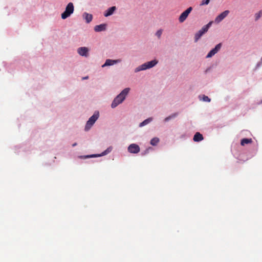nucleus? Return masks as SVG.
I'll return each mask as SVG.
<instances>
[{"instance_id": "obj_15", "label": "nucleus", "mask_w": 262, "mask_h": 262, "mask_svg": "<svg viewBox=\"0 0 262 262\" xmlns=\"http://www.w3.org/2000/svg\"><path fill=\"white\" fill-rule=\"evenodd\" d=\"M193 140L195 142H200L203 140V135L199 132L195 134L193 137Z\"/></svg>"}, {"instance_id": "obj_2", "label": "nucleus", "mask_w": 262, "mask_h": 262, "mask_svg": "<svg viewBox=\"0 0 262 262\" xmlns=\"http://www.w3.org/2000/svg\"><path fill=\"white\" fill-rule=\"evenodd\" d=\"M157 63L158 61L156 60H153L150 61L145 62L144 64L136 68L135 72H138L140 71L145 70L146 69H150L154 67Z\"/></svg>"}, {"instance_id": "obj_26", "label": "nucleus", "mask_w": 262, "mask_h": 262, "mask_svg": "<svg viewBox=\"0 0 262 262\" xmlns=\"http://www.w3.org/2000/svg\"><path fill=\"white\" fill-rule=\"evenodd\" d=\"M88 76H86V77H83V79H88Z\"/></svg>"}, {"instance_id": "obj_9", "label": "nucleus", "mask_w": 262, "mask_h": 262, "mask_svg": "<svg viewBox=\"0 0 262 262\" xmlns=\"http://www.w3.org/2000/svg\"><path fill=\"white\" fill-rule=\"evenodd\" d=\"M127 149L129 152L132 154H137L140 150V147L136 144H131Z\"/></svg>"}, {"instance_id": "obj_12", "label": "nucleus", "mask_w": 262, "mask_h": 262, "mask_svg": "<svg viewBox=\"0 0 262 262\" xmlns=\"http://www.w3.org/2000/svg\"><path fill=\"white\" fill-rule=\"evenodd\" d=\"M121 59H117V60H112V59H106L105 61V63L102 66V67H104L105 66H112L114 64L119 63L121 62Z\"/></svg>"}, {"instance_id": "obj_3", "label": "nucleus", "mask_w": 262, "mask_h": 262, "mask_svg": "<svg viewBox=\"0 0 262 262\" xmlns=\"http://www.w3.org/2000/svg\"><path fill=\"white\" fill-rule=\"evenodd\" d=\"M213 23L212 21H210L206 25L204 26L200 30H199L195 34L194 36L195 41L196 42L206 32H207L209 27Z\"/></svg>"}, {"instance_id": "obj_5", "label": "nucleus", "mask_w": 262, "mask_h": 262, "mask_svg": "<svg viewBox=\"0 0 262 262\" xmlns=\"http://www.w3.org/2000/svg\"><path fill=\"white\" fill-rule=\"evenodd\" d=\"M99 112H96L93 114L92 116H91L89 120L87 121L86 125L85 126V130H88L94 124V123L96 122V121L98 119L99 117Z\"/></svg>"}, {"instance_id": "obj_21", "label": "nucleus", "mask_w": 262, "mask_h": 262, "mask_svg": "<svg viewBox=\"0 0 262 262\" xmlns=\"http://www.w3.org/2000/svg\"><path fill=\"white\" fill-rule=\"evenodd\" d=\"M255 20L256 21H257V20H258L260 17L261 16H262V10H260L259 12H258L257 13H256L255 14Z\"/></svg>"}, {"instance_id": "obj_8", "label": "nucleus", "mask_w": 262, "mask_h": 262, "mask_svg": "<svg viewBox=\"0 0 262 262\" xmlns=\"http://www.w3.org/2000/svg\"><path fill=\"white\" fill-rule=\"evenodd\" d=\"M222 47V43L217 44L214 48L212 49L206 56V58H210L217 53Z\"/></svg>"}, {"instance_id": "obj_4", "label": "nucleus", "mask_w": 262, "mask_h": 262, "mask_svg": "<svg viewBox=\"0 0 262 262\" xmlns=\"http://www.w3.org/2000/svg\"><path fill=\"white\" fill-rule=\"evenodd\" d=\"M74 12V5L72 3H69L66 8L65 11L61 14V18L64 19L70 16Z\"/></svg>"}, {"instance_id": "obj_1", "label": "nucleus", "mask_w": 262, "mask_h": 262, "mask_svg": "<svg viewBox=\"0 0 262 262\" xmlns=\"http://www.w3.org/2000/svg\"><path fill=\"white\" fill-rule=\"evenodd\" d=\"M130 89L127 88L124 89L113 100L111 106L115 108L119 104L121 103L125 99L126 96L129 93Z\"/></svg>"}, {"instance_id": "obj_23", "label": "nucleus", "mask_w": 262, "mask_h": 262, "mask_svg": "<svg viewBox=\"0 0 262 262\" xmlns=\"http://www.w3.org/2000/svg\"><path fill=\"white\" fill-rule=\"evenodd\" d=\"M202 100L204 101L210 102L211 100L208 96H205V95H203L202 96Z\"/></svg>"}, {"instance_id": "obj_14", "label": "nucleus", "mask_w": 262, "mask_h": 262, "mask_svg": "<svg viewBox=\"0 0 262 262\" xmlns=\"http://www.w3.org/2000/svg\"><path fill=\"white\" fill-rule=\"evenodd\" d=\"M106 25L104 24H100L99 25H96L94 27V30L96 32H100V31H104L106 29Z\"/></svg>"}, {"instance_id": "obj_13", "label": "nucleus", "mask_w": 262, "mask_h": 262, "mask_svg": "<svg viewBox=\"0 0 262 262\" xmlns=\"http://www.w3.org/2000/svg\"><path fill=\"white\" fill-rule=\"evenodd\" d=\"M116 10V7L115 6L111 7L105 11V13L104 14V15L105 17L109 16L112 15Z\"/></svg>"}, {"instance_id": "obj_18", "label": "nucleus", "mask_w": 262, "mask_h": 262, "mask_svg": "<svg viewBox=\"0 0 262 262\" xmlns=\"http://www.w3.org/2000/svg\"><path fill=\"white\" fill-rule=\"evenodd\" d=\"M152 120V118H148L145 119L144 121H143V122H142L141 123H140L139 127H143V126L147 125V124L150 123Z\"/></svg>"}, {"instance_id": "obj_24", "label": "nucleus", "mask_w": 262, "mask_h": 262, "mask_svg": "<svg viewBox=\"0 0 262 262\" xmlns=\"http://www.w3.org/2000/svg\"><path fill=\"white\" fill-rule=\"evenodd\" d=\"M210 0H203L201 5H207L209 3Z\"/></svg>"}, {"instance_id": "obj_10", "label": "nucleus", "mask_w": 262, "mask_h": 262, "mask_svg": "<svg viewBox=\"0 0 262 262\" xmlns=\"http://www.w3.org/2000/svg\"><path fill=\"white\" fill-rule=\"evenodd\" d=\"M78 53L82 56L88 57L89 56V49L86 47H80L77 49Z\"/></svg>"}, {"instance_id": "obj_6", "label": "nucleus", "mask_w": 262, "mask_h": 262, "mask_svg": "<svg viewBox=\"0 0 262 262\" xmlns=\"http://www.w3.org/2000/svg\"><path fill=\"white\" fill-rule=\"evenodd\" d=\"M192 10V8L191 7L187 8L185 11H184L179 17V21L180 23H183L187 18L188 15Z\"/></svg>"}, {"instance_id": "obj_17", "label": "nucleus", "mask_w": 262, "mask_h": 262, "mask_svg": "<svg viewBox=\"0 0 262 262\" xmlns=\"http://www.w3.org/2000/svg\"><path fill=\"white\" fill-rule=\"evenodd\" d=\"M252 142V139L244 138L241 140V144L244 146L246 144H250Z\"/></svg>"}, {"instance_id": "obj_19", "label": "nucleus", "mask_w": 262, "mask_h": 262, "mask_svg": "<svg viewBox=\"0 0 262 262\" xmlns=\"http://www.w3.org/2000/svg\"><path fill=\"white\" fill-rule=\"evenodd\" d=\"M178 114L177 113H173V114H171V115L169 116L168 117H166L164 119V121L168 122L170 119L176 118L178 116Z\"/></svg>"}, {"instance_id": "obj_7", "label": "nucleus", "mask_w": 262, "mask_h": 262, "mask_svg": "<svg viewBox=\"0 0 262 262\" xmlns=\"http://www.w3.org/2000/svg\"><path fill=\"white\" fill-rule=\"evenodd\" d=\"M229 10H225L221 14H220L218 16H217L215 19L214 23L215 24H219L221 21H222L229 13Z\"/></svg>"}, {"instance_id": "obj_22", "label": "nucleus", "mask_w": 262, "mask_h": 262, "mask_svg": "<svg viewBox=\"0 0 262 262\" xmlns=\"http://www.w3.org/2000/svg\"><path fill=\"white\" fill-rule=\"evenodd\" d=\"M162 32H163L162 29H159L156 32V35L158 37V38H160L161 35L162 34Z\"/></svg>"}, {"instance_id": "obj_11", "label": "nucleus", "mask_w": 262, "mask_h": 262, "mask_svg": "<svg viewBox=\"0 0 262 262\" xmlns=\"http://www.w3.org/2000/svg\"><path fill=\"white\" fill-rule=\"evenodd\" d=\"M112 146H110L109 147H108L105 150H104L103 152H102L101 154L100 155H91V156H86V158H90V157H100V156H105L108 154H109L110 152H111V151L112 150Z\"/></svg>"}, {"instance_id": "obj_25", "label": "nucleus", "mask_w": 262, "mask_h": 262, "mask_svg": "<svg viewBox=\"0 0 262 262\" xmlns=\"http://www.w3.org/2000/svg\"><path fill=\"white\" fill-rule=\"evenodd\" d=\"M76 145H77V143H74V144H72V146H73V147H74V146H76Z\"/></svg>"}, {"instance_id": "obj_20", "label": "nucleus", "mask_w": 262, "mask_h": 262, "mask_svg": "<svg viewBox=\"0 0 262 262\" xmlns=\"http://www.w3.org/2000/svg\"><path fill=\"white\" fill-rule=\"evenodd\" d=\"M159 139L157 137H155L152 138L150 142V143L152 146H156L158 144V143L159 142Z\"/></svg>"}, {"instance_id": "obj_16", "label": "nucleus", "mask_w": 262, "mask_h": 262, "mask_svg": "<svg viewBox=\"0 0 262 262\" xmlns=\"http://www.w3.org/2000/svg\"><path fill=\"white\" fill-rule=\"evenodd\" d=\"M83 17L85 19V21L87 23H90L93 18V16L92 14H89L86 12H84L83 14Z\"/></svg>"}]
</instances>
